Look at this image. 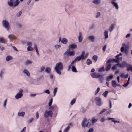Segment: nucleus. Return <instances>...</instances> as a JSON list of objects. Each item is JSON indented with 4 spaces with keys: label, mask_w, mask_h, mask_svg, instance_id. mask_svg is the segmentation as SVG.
I'll list each match as a JSON object with an SVG mask.
<instances>
[{
    "label": "nucleus",
    "mask_w": 132,
    "mask_h": 132,
    "mask_svg": "<svg viewBox=\"0 0 132 132\" xmlns=\"http://www.w3.org/2000/svg\"><path fill=\"white\" fill-rule=\"evenodd\" d=\"M101 2L100 0H93L92 1V3L96 5L100 4Z\"/></svg>",
    "instance_id": "nucleus-23"
},
{
    "label": "nucleus",
    "mask_w": 132,
    "mask_h": 132,
    "mask_svg": "<svg viewBox=\"0 0 132 132\" xmlns=\"http://www.w3.org/2000/svg\"><path fill=\"white\" fill-rule=\"evenodd\" d=\"M101 13L100 12H98L97 14V15L96 16V18H98L101 15Z\"/></svg>",
    "instance_id": "nucleus-59"
},
{
    "label": "nucleus",
    "mask_w": 132,
    "mask_h": 132,
    "mask_svg": "<svg viewBox=\"0 0 132 132\" xmlns=\"http://www.w3.org/2000/svg\"><path fill=\"white\" fill-rule=\"evenodd\" d=\"M44 92V93H45L47 94H50V90L48 89L45 90Z\"/></svg>",
    "instance_id": "nucleus-57"
},
{
    "label": "nucleus",
    "mask_w": 132,
    "mask_h": 132,
    "mask_svg": "<svg viewBox=\"0 0 132 132\" xmlns=\"http://www.w3.org/2000/svg\"><path fill=\"white\" fill-rule=\"evenodd\" d=\"M51 71V68L49 67H46L45 69V71L47 73H50Z\"/></svg>",
    "instance_id": "nucleus-26"
},
{
    "label": "nucleus",
    "mask_w": 132,
    "mask_h": 132,
    "mask_svg": "<svg viewBox=\"0 0 132 132\" xmlns=\"http://www.w3.org/2000/svg\"><path fill=\"white\" fill-rule=\"evenodd\" d=\"M75 99H73L70 102V104L72 105L75 102Z\"/></svg>",
    "instance_id": "nucleus-52"
},
{
    "label": "nucleus",
    "mask_w": 132,
    "mask_h": 132,
    "mask_svg": "<svg viewBox=\"0 0 132 132\" xmlns=\"http://www.w3.org/2000/svg\"><path fill=\"white\" fill-rule=\"evenodd\" d=\"M126 67L127 68V71H131L132 72V66L131 65L127 63Z\"/></svg>",
    "instance_id": "nucleus-17"
},
{
    "label": "nucleus",
    "mask_w": 132,
    "mask_h": 132,
    "mask_svg": "<svg viewBox=\"0 0 132 132\" xmlns=\"http://www.w3.org/2000/svg\"><path fill=\"white\" fill-rule=\"evenodd\" d=\"M63 68V65L62 63L61 62H59L56 64L54 69L57 73L60 75L61 74V72L60 71L62 70Z\"/></svg>",
    "instance_id": "nucleus-1"
},
{
    "label": "nucleus",
    "mask_w": 132,
    "mask_h": 132,
    "mask_svg": "<svg viewBox=\"0 0 132 132\" xmlns=\"http://www.w3.org/2000/svg\"><path fill=\"white\" fill-rule=\"evenodd\" d=\"M109 93L108 91H105L103 94L102 95L105 98L107 97V95Z\"/></svg>",
    "instance_id": "nucleus-34"
},
{
    "label": "nucleus",
    "mask_w": 132,
    "mask_h": 132,
    "mask_svg": "<svg viewBox=\"0 0 132 132\" xmlns=\"http://www.w3.org/2000/svg\"><path fill=\"white\" fill-rule=\"evenodd\" d=\"M106 120V119L104 117H101L100 119V121L102 122H105Z\"/></svg>",
    "instance_id": "nucleus-36"
},
{
    "label": "nucleus",
    "mask_w": 132,
    "mask_h": 132,
    "mask_svg": "<svg viewBox=\"0 0 132 132\" xmlns=\"http://www.w3.org/2000/svg\"><path fill=\"white\" fill-rule=\"evenodd\" d=\"M23 90L22 89H20L19 92L18 93L15 95V97L16 99L18 100L21 98L23 96Z\"/></svg>",
    "instance_id": "nucleus-4"
},
{
    "label": "nucleus",
    "mask_w": 132,
    "mask_h": 132,
    "mask_svg": "<svg viewBox=\"0 0 132 132\" xmlns=\"http://www.w3.org/2000/svg\"><path fill=\"white\" fill-rule=\"evenodd\" d=\"M23 72L24 74L27 76L29 77L30 76V73L29 71L26 69H24L23 71Z\"/></svg>",
    "instance_id": "nucleus-13"
},
{
    "label": "nucleus",
    "mask_w": 132,
    "mask_h": 132,
    "mask_svg": "<svg viewBox=\"0 0 132 132\" xmlns=\"http://www.w3.org/2000/svg\"><path fill=\"white\" fill-rule=\"evenodd\" d=\"M89 119L87 120L86 118L83 119L81 123V126L83 127H89L90 126V123H89Z\"/></svg>",
    "instance_id": "nucleus-3"
},
{
    "label": "nucleus",
    "mask_w": 132,
    "mask_h": 132,
    "mask_svg": "<svg viewBox=\"0 0 132 132\" xmlns=\"http://www.w3.org/2000/svg\"><path fill=\"white\" fill-rule=\"evenodd\" d=\"M94 99L97 105L101 106L103 104V102L101 98L98 97H96Z\"/></svg>",
    "instance_id": "nucleus-6"
},
{
    "label": "nucleus",
    "mask_w": 132,
    "mask_h": 132,
    "mask_svg": "<svg viewBox=\"0 0 132 132\" xmlns=\"http://www.w3.org/2000/svg\"><path fill=\"white\" fill-rule=\"evenodd\" d=\"M109 105L110 108L111 109L112 108V102L110 100L109 101Z\"/></svg>",
    "instance_id": "nucleus-62"
},
{
    "label": "nucleus",
    "mask_w": 132,
    "mask_h": 132,
    "mask_svg": "<svg viewBox=\"0 0 132 132\" xmlns=\"http://www.w3.org/2000/svg\"><path fill=\"white\" fill-rule=\"evenodd\" d=\"M113 61V59L110 58L107 61V63H110Z\"/></svg>",
    "instance_id": "nucleus-56"
},
{
    "label": "nucleus",
    "mask_w": 132,
    "mask_h": 132,
    "mask_svg": "<svg viewBox=\"0 0 132 132\" xmlns=\"http://www.w3.org/2000/svg\"><path fill=\"white\" fill-rule=\"evenodd\" d=\"M61 46V45H55L54 47L56 49H58L60 48Z\"/></svg>",
    "instance_id": "nucleus-48"
},
{
    "label": "nucleus",
    "mask_w": 132,
    "mask_h": 132,
    "mask_svg": "<svg viewBox=\"0 0 132 132\" xmlns=\"http://www.w3.org/2000/svg\"><path fill=\"white\" fill-rule=\"evenodd\" d=\"M79 35L78 37V42H81L82 40V34L81 32H79Z\"/></svg>",
    "instance_id": "nucleus-15"
},
{
    "label": "nucleus",
    "mask_w": 132,
    "mask_h": 132,
    "mask_svg": "<svg viewBox=\"0 0 132 132\" xmlns=\"http://www.w3.org/2000/svg\"><path fill=\"white\" fill-rule=\"evenodd\" d=\"M12 57L10 56H7L6 58V60L7 61H9L12 60Z\"/></svg>",
    "instance_id": "nucleus-31"
},
{
    "label": "nucleus",
    "mask_w": 132,
    "mask_h": 132,
    "mask_svg": "<svg viewBox=\"0 0 132 132\" xmlns=\"http://www.w3.org/2000/svg\"><path fill=\"white\" fill-rule=\"evenodd\" d=\"M85 53L84 51H83L81 53V56L77 57L75 60L76 61H79L80 60H82L84 58V55Z\"/></svg>",
    "instance_id": "nucleus-7"
},
{
    "label": "nucleus",
    "mask_w": 132,
    "mask_h": 132,
    "mask_svg": "<svg viewBox=\"0 0 132 132\" xmlns=\"http://www.w3.org/2000/svg\"><path fill=\"white\" fill-rule=\"evenodd\" d=\"M105 70L104 67V66H103L102 67L100 68L99 69L98 71L99 72H101L103 71H104Z\"/></svg>",
    "instance_id": "nucleus-40"
},
{
    "label": "nucleus",
    "mask_w": 132,
    "mask_h": 132,
    "mask_svg": "<svg viewBox=\"0 0 132 132\" xmlns=\"http://www.w3.org/2000/svg\"><path fill=\"white\" fill-rule=\"evenodd\" d=\"M69 47L73 49H76L77 48V46L76 44L73 43L69 45Z\"/></svg>",
    "instance_id": "nucleus-20"
},
{
    "label": "nucleus",
    "mask_w": 132,
    "mask_h": 132,
    "mask_svg": "<svg viewBox=\"0 0 132 132\" xmlns=\"http://www.w3.org/2000/svg\"><path fill=\"white\" fill-rule=\"evenodd\" d=\"M70 51L69 49H68L64 53V55L65 56H69V53Z\"/></svg>",
    "instance_id": "nucleus-32"
},
{
    "label": "nucleus",
    "mask_w": 132,
    "mask_h": 132,
    "mask_svg": "<svg viewBox=\"0 0 132 132\" xmlns=\"http://www.w3.org/2000/svg\"><path fill=\"white\" fill-rule=\"evenodd\" d=\"M2 24L3 26L6 29L9 30L10 28V26L8 21L6 20H3L2 22Z\"/></svg>",
    "instance_id": "nucleus-5"
},
{
    "label": "nucleus",
    "mask_w": 132,
    "mask_h": 132,
    "mask_svg": "<svg viewBox=\"0 0 132 132\" xmlns=\"http://www.w3.org/2000/svg\"><path fill=\"white\" fill-rule=\"evenodd\" d=\"M32 46H28L27 48V50L28 51H32L33 50V48L31 47Z\"/></svg>",
    "instance_id": "nucleus-39"
},
{
    "label": "nucleus",
    "mask_w": 132,
    "mask_h": 132,
    "mask_svg": "<svg viewBox=\"0 0 132 132\" xmlns=\"http://www.w3.org/2000/svg\"><path fill=\"white\" fill-rule=\"evenodd\" d=\"M20 3L19 0H10L8 1V5L10 7H17Z\"/></svg>",
    "instance_id": "nucleus-2"
},
{
    "label": "nucleus",
    "mask_w": 132,
    "mask_h": 132,
    "mask_svg": "<svg viewBox=\"0 0 132 132\" xmlns=\"http://www.w3.org/2000/svg\"><path fill=\"white\" fill-rule=\"evenodd\" d=\"M88 38L92 42H94L95 41V38L94 36H89L88 37Z\"/></svg>",
    "instance_id": "nucleus-19"
},
{
    "label": "nucleus",
    "mask_w": 132,
    "mask_h": 132,
    "mask_svg": "<svg viewBox=\"0 0 132 132\" xmlns=\"http://www.w3.org/2000/svg\"><path fill=\"white\" fill-rule=\"evenodd\" d=\"M94 129L93 128L89 129L87 132H93Z\"/></svg>",
    "instance_id": "nucleus-64"
},
{
    "label": "nucleus",
    "mask_w": 132,
    "mask_h": 132,
    "mask_svg": "<svg viewBox=\"0 0 132 132\" xmlns=\"http://www.w3.org/2000/svg\"><path fill=\"white\" fill-rule=\"evenodd\" d=\"M115 26L116 25L115 24H111L108 29V31L110 32H112L115 28Z\"/></svg>",
    "instance_id": "nucleus-14"
},
{
    "label": "nucleus",
    "mask_w": 132,
    "mask_h": 132,
    "mask_svg": "<svg viewBox=\"0 0 132 132\" xmlns=\"http://www.w3.org/2000/svg\"><path fill=\"white\" fill-rule=\"evenodd\" d=\"M71 69L72 71L73 72H77L76 69L75 67L74 66H72Z\"/></svg>",
    "instance_id": "nucleus-41"
},
{
    "label": "nucleus",
    "mask_w": 132,
    "mask_h": 132,
    "mask_svg": "<svg viewBox=\"0 0 132 132\" xmlns=\"http://www.w3.org/2000/svg\"><path fill=\"white\" fill-rule=\"evenodd\" d=\"M111 3L116 7V9L118 10V9L119 8V6L118 4L116 3L113 1Z\"/></svg>",
    "instance_id": "nucleus-25"
},
{
    "label": "nucleus",
    "mask_w": 132,
    "mask_h": 132,
    "mask_svg": "<svg viewBox=\"0 0 132 132\" xmlns=\"http://www.w3.org/2000/svg\"><path fill=\"white\" fill-rule=\"evenodd\" d=\"M107 109H103V110H102L100 113V114H102L104 112L106 111L107 110Z\"/></svg>",
    "instance_id": "nucleus-58"
},
{
    "label": "nucleus",
    "mask_w": 132,
    "mask_h": 132,
    "mask_svg": "<svg viewBox=\"0 0 132 132\" xmlns=\"http://www.w3.org/2000/svg\"><path fill=\"white\" fill-rule=\"evenodd\" d=\"M22 12V10L20 11L16 15L17 16H21Z\"/></svg>",
    "instance_id": "nucleus-50"
},
{
    "label": "nucleus",
    "mask_w": 132,
    "mask_h": 132,
    "mask_svg": "<svg viewBox=\"0 0 132 132\" xmlns=\"http://www.w3.org/2000/svg\"><path fill=\"white\" fill-rule=\"evenodd\" d=\"M129 50H125L124 47H122L121 49V51L122 52H124L125 54L126 55H127L129 53Z\"/></svg>",
    "instance_id": "nucleus-18"
},
{
    "label": "nucleus",
    "mask_w": 132,
    "mask_h": 132,
    "mask_svg": "<svg viewBox=\"0 0 132 132\" xmlns=\"http://www.w3.org/2000/svg\"><path fill=\"white\" fill-rule=\"evenodd\" d=\"M97 121V119H92V122L93 123H95Z\"/></svg>",
    "instance_id": "nucleus-61"
},
{
    "label": "nucleus",
    "mask_w": 132,
    "mask_h": 132,
    "mask_svg": "<svg viewBox=\"0 0 132 132\" xmlns=\"http://www.w3.org/2000/svg\"><path fill=\"white\" fill-rule=\"evenodd\" d=\"M108 120H111L112 122H113L116 124L117 123H120V122L119 121L116 120V119L113 118L109 117L108 118Z\"/></svg>",
    "instance_id": "nucleus-12"
},
{
    "label": "nucleus",
    "mask_w": 132,
    "mask_h": 132,
    "mask_svg": "<svg viewBox=\"0 0 132 132\" xmlns=\"http://www.w3.org/2000/svg\"><path fill=\"white\" fill-rule=\"evenodd\" d=\"M4 73V72L2 71H1L0 72V77L2 78L3 76V75Z\"/></svg>",
    "instance_id": "nucleus-51"
},
{
    "label": "nucleus",
    "mask_w": 132,
    "mask_h": 132,
    "mask_svg": "<svg viewBox=\"0 0 132 132\" xmlns=\"http://www.w3.org/2000/svg\"><path fill=\"white\" fill-rule=\"evenodd\" d=\"M95 27V25L94 24H92L90 25L89 27V29H92L94 28Z\"/></svg>",
    "instance_id": "nucleus-60"
},
{
    "label": "nucleus",
    "mask_w": 132,
    "mask_h": 132,
    "mask_svg": "<svg viewBox=\"0 0 132 132\" xmlns=\"http://www.w3.org/2000/svg\"><path fill=\"white\" fill-rule=\"evenodd\" d=\"M45 68L44 66H42L40 68V72H42L45 69Z\"/></svg>",
    "instance_id": "nucleus-55"
},
{
    "label": "nucleus",
    "mask_w": 132,
    "mask_h": 132,
    "mask_svg": "<svg viewBox=\"0 0 132 132\" xmlns=\"http://www.w3.org/2000/svg\"><path fill=\"white\" fill-rule=\"evenodd\" d=\"M25 112L22 111L21 112H18V115L19 117H23L25 115Z\"/></svg>",
    "instance_id": "nucleus-21"
},
{
    "label": "nucleus",
    "mask_w": 132,
    "mask_h": 132,
    "mask_svg": "<svg viewBox=\"0 0 132 132\" xmlns=\"http://www.w3.org/2000/svg\"><path fill=\"white\" fill-rule=\"evenodd\" d=\"M87 64L88 65H89L92 64V61L90 59H87Z\"/></svg>",
    "instance_id": "nucleus-38"
},
{
    "label": "nucleus",
    "mask_w": 132,
    "mask_h": 132,
    "mask_svg": "<svg viewBox=\"0 0 132 132\" xmlns=\"http://www.w3.org/2000/svg\"><path fill=\"white\" fill-rule=\"evenodd\" d=\"M26 44L27 46H32V42H31L28 41L26 42Z\"/></svg>",
    "instance_id": "nucleus-35"
},
{
    "label": "nucleus",
    "mask_w": 132,
    "mask_h": 132,
    "mask_svg": "<svg viewBox=\"0 0 132 132\" xmlns=\"http://www.w3.org/2000/svg\"><path fill=\"white\" fill-rule=\"evenodd\" d=\"M100 76L99 78H100V80L101 81H102L104 79V75L100 74V76Z\"/></svg>",
    "instance_id": "nucleus-49"
},
{
    "label": "nucleus",
    "mask_w": 132,
    "mask_h": 132,
    "mask_svg": "<svg viewBox=\"0 0 132 132\" xmlns=\"http://www.w3.org/2000/svg\"><path fill=\"white\" fill-rule=\"evenodd\" d=\"M92 77L93 78H98L100 77V74L96 73H94L91 74Z\"/></svg>",
    "instance_id": "nucleus-11"
},
{
    "label": "nucleus",
    "mask_w": 132,
    "mask_h": 132,
    "mask_svg": "<svg viewBox=\"0 0 132 132\" xmlns=\"http://www.w3.org/2000/svg\"><path fill=\"white\" fill-rule=\"evenodd\" d=\"M68 42V40L65 38H62L61 40V43L64 44H66Z\"/></svg>",
    "instance_id": "nucleus-22"
},
{
    "label": "nucleus",
    "mask_w": 132,
    "mask_h": 132,
    "mask_svg": "<svg viewBox=\"0 0 132 132\" xmlns=\"http://www.w3.org/2000/svg\"><path fill=\"white\" fill-rule=\"evenodd\" d=\"M104 35L105 38L106 39H107L108 38V31L106 30L104 31Z\"/></svg>",
    "instance_id": "nucleus-29"
},
{
    "label": "nucleus",
    "mask_w": 132,
    "mask_h": 132,
    "mask_svg": "<svg viewBox=\"0 0 132 132\" xmlns=\"http://www.w3.org/2000/svg\"><path fill=\"white\" fill-rule=\"evenodd\" d=\"M127 62L126 61L123 62L122 63H118L116 64V65L119 68H123L126 67Z\"/></svg>",
    "instance_id": "nucleus-9"
},
{
    "label": "nucleus",
    "mask_w": 132,
    "mask_h": 132,
    "mask_svg": "<svg viewBox=\"0 0 132 132\" xmlns=\"http://www.w3.org/2000/svg\"><path fill=\"white\" fill-rule=\"evenodd\" d=\"M58 88H54L53 90V93H54V96H55L56 93L57 92Z\"/></svg>",
    "instance_id": "nucleus-45"
},
{
    "label": "nucleus",
    "mask_w": 132,
    "mask_h": 132,
    "mask_svg": "<svg viewBox=\"0 0 132 132\" xmlns=\"http://www.w3.org/2000/svg\"><path fill=\"white\" fill-rule=\"evenodd\" d=\"M33 120H34V119L32 118L28 120V123H31L33 121Z\"/></svg>",
    "instance_id": "nucleus-54"
},
{
    "label": "nucleus",
    "mask_w": 132,
    "mask_h": 132,
    "mask_svg": "<svg viewBox=\"0 0 132 132\" xmlns=\"http://www.w3.org/2000/svg\"><path fill=\"white\" fill-rule=\"evenodd\" d=\"M52 101H53V99H52V98H51L50 100V101L49 102V103H48V105L49 106H50L52 104Z\"/></svg>",
    "instance_id": "nucleus-53"
},
{
    "label": "nucleus",
    "mask_w": 132,
    "mask_h": 132,
    "mask_svg": "<svg viewBox=\"0 0 132 132\" xmlns=\"http://www.w3.org/2000/svg\"><path fill=\"white\" fill-rule=\"evenodd\" d=\"M119 60H118L117 59H113V61L115 62L116 63H118L119 62Z\"/></svg>",
    "instance_id": "nucleus-63"
},
{
    "label": "nucleus",
    "mask_w": 132,
    "mask_h": 132,
    "mask_svg": "<svg viewBox=\"0 0 132 132\" xmlns=\"http://www.w3.org/2000/svg\"><path fill=\"white\" fill-rule=\"evenodd\" d=\"M5 40L3 38V37H0V42L2 43H5Z\"/></svg>",
    "instance_id": "nucleus-42"
},
{
    "label": "nucleus",
    "mask_w": 132,
    "mask_h": 132,
    "mask_svg": "<svg viewBox=\"0 0 132 132\" xmlns=\"http://www.w3.org/2000/svg\"><path fill=\"white\" fill-rule=\"evenodd\" d=\"M16 26L18 28H21L22 27V24L19 23H17L16 24Z\"/></svg>",
    "instance_id": "nucleus-43"
},
{
    "label": "nucleus",
    "mask_w": 132,
    "mask_h": 132,
    "mask_svg": "<svg viewBox=\"0 0 132 132\" xmlns=\"http://www.w3.org/2000/svg\"><path fill=\"white\" fill-rule=\"evenodd\" d=\"M122 47H124L125 50H129V46L128 45H126L125 43H123L122 44Z\"/></svg>",
    "instance_id": "nucleus-27"
},
{
    "label": "nucleus",
    "mask_w": 132,
    "mask_h": 132,
    "mask_svg": "<svg viewBox=\"0 0 132 132\" xmlns=\"http://www.w3.org/2000/svg\"><path fill=\"white\" fill-rule=\"evenodd\" d=\"M7 101L6 99L5 100L4 102L3 103V106L5 108L6 107L7 104Z\"/></svg>",
    "instance_id": "nucleus-44"
},
{
    "label": "nucleus",
    "mask_w": 132,
    "mask_h": 132,
    "mask_svg": "<svg viewBox=\"0 0 132 132\" xmlns=\"http://www.w3.org/2000/svg\"><path fill=\"white\" fill-rule=\"evenodd\" d=\"M8 38L10 39H14L15 38V37L14 35L11 34L8 35Z\"/></svg>",
    "instance_id": "nucleus-24"
},
{
    "label": "nucleus",
    "mask_w": 132,
    "mask_h": 132,
    "mask_svg": "<svg viewBox=\"0 0 132 132\" xmlns=\"http://www.w3.org/2000/svg\"><path fill=\"white\" fill-rule=\"evenodd\" d=\"M112 85L114 88H116L117 86V81L116 80H113L112 81Z\"/></svg>",
    "instance_id": "nucleus-28"
},
{
    "label": "nucleus",
    "mask_w": 132,
    "mask_h": 132,
    "mask_svg": "<svg viewBox=\"0 0 132 132\" xmlns=\"http://www.w3.org/2000/svg\"><path fill=\"white\" fill-rule=\"evenodd\" d=\"M92 58L96 62L98 59V56L97 55H94L93 56Z\"/></svg>",
    "instance_id": "nucleus-46"
},
{
    "label": "nucleus",
    "mask_w": 132,
    "mask_h": 132,
    "mask_svg": "<svg viewBox=\"0 0 132 132\" xmlns=\"http://www.w3.org/2000/svg\"><path fill=\"white\" fill-rule=\"evenodd\" d=\"M69 54V56H73L74 55V51H70Z\"/></svg>",
    "instance_id": "nucleus-37"
},
{
    "label": "nucleus",
    "mask_w": 132,
    "mask_h": 132,
    "mask_svg": "<svg viewBox=\"0 0 132 132\" xmlns=\"http://www.w3.org/2000/svg\"><path fill=\"white\" fill-rule=\"evenodd\" d=\"M111 66V64H108V66L106 68V71H108L110 70Z\"/></svg>",
    "instance_id": "nucleus-33"
},
{
    "label": "nucleus",
    "mask_w": 132,
    "mask_h": 132,
    "mask_svg": "<svg viewBox=\"0 0 132 132\" xmlns=\"http://www.w3.org/2000/svg\"><path fill=\"white\" fill-rule=\"evenodd\" d=\"M32 63V61L29 60H26L25 62L24 65L26 66L31 65Z\"/></svg>",
    "instance_id": "nucleus-16"
},
{
    "label": "nucleus",
    "mask_w": 132,
    "mask_h": 132,
    "mask_svg": "<svg viewBox=\"0 0 132 132\" xmlns=\"http://www.w3.org/2000/svg\"><path fill=\"white\" fill-rule=\"evenodd\" d=\"M113 78V76L112 75H110L108 76L107 78V80L108 81H110V80L112 79Z\"/></svg>",
    "instance_id": "nucleus-30"
},
{
    "label": "nucleus",
    "mask_w": 132,
    "mask_h": 132,
    "mask_svg": "<svg viewBox=\"0 0 132 132\" xmlns=\"http://www.w3.org/2000/svg\"><path fill=\"white\" fill-rule=\"evenodd\" d=\"M72 126V124L71 123H68V125L64 129L63 132H68L69 130L71 127Z\"/></svg>",
    "instance_id": "nucleus-10"
},
{
    "label": "nucleus",
    "mask_w": 132,
    "mask_h": 132,
    "mask_svg": "<svg viewBox=\"0 0 132 132\" xmlns=\"http://www.w3.org/2000/svg\"><path fill=\"white\" fill-rule=\"evenodd\" d=\"M53 115V113L52 111H46L45 112L44 116L45 118H47L48 116L52 117Z\"/></svg>",
    "instance_id": "nucleus-8"
},
{
    "label": "nucleus",
    "mask_w": 132,
    "mask_h": 132,
    "mask_svg": "<svg viewBox=\"0 0 132 132\" xmlns=\"http://www.w3.org/2000/svg\"><path fill=\"white\" fill-rule=\"evenodd\" d=\"M100 90V88L99 87L98 88L97 90L95 91V94L96 95L99 92Z\"/></svg>",
    "instance_id": "nucleus-47"
}]
</instances>
